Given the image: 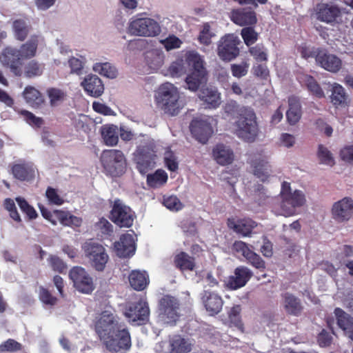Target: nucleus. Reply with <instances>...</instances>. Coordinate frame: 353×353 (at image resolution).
<instances>
[{
  "label": "nucleus",
  "mask_w": 353,
  "mask_h": 353,
  "mask_svg": "<svg viewBox=\"0 0 353 353\" xmlns=\"http://www.w3.org/2000/svg\"><path fill=\"white\" fill-rule=\"evenodd\" d=\"M94 327L100 342L108 350L117 352L130 347V333L120 323L113 309L108 308L99 314Z\"/></svg>",
  "instance_id": "obj_1"
},
{
  "label": "nucleus",
  "mask_w": 353,
  "mask_h": 353,
  "mask_svg": "<svg viewBox=\"0 0 353 353\" xmlns=\"http://www.w3.org/2000/svg\"><path fill=\"white\" fill-rule=\"evenodd\" d=\"M42 41L43 39L40 35H32L19 50L11 47L6 48L0 56V60L16 75H21L23 61L31 59L36 55L37 47Z\"/></svg>",
  "instance_id": "obj_2"
},
{
  "label": "nucleus",
  "mask_w": 353,
  "mask_h": 353,
  "mask_svg": "<svg viewBox=\"0 0 353 353\" xmlns=\"http://www.w3.org/2000/svg\"><path fill=\"white\" fill-rule=\"evenodd\" d=\"M280 203L274 207L276 215L291 216L296 214V208L303 206L306 202L304 192L300 190L293 189L286 181L282 183L280 192Z\"/></svg>",
  "instance_id": "obj_3"
},
{
  "label": "nucleus",
  "mask_w": 353,
  "mask_h": 353,
  "mask_svg": "<svg viewBox=\"0 0 353 353\" xmlns=\"http://www.w3.org/2000/svg\"><path fill=\"white\" fill-rule=\"evenodd\" d=\"M154 102L158 108L172 116L177 114L182 108L178 88L169 82L161 84L155 91Z\"/></svg>",
  "instance_id": "obj_4"
},
{
  "label": "nucleus",
  "mask_w": 353,
  "mask_h": 353,
  "mask_svg": "<svg viewBox=\"0 0 353 353\" xmlns=\"http://www.w3.org/2000/svg\"><path fill=\"white\" fill-rule=\"evenodd\" d=\"M127 30L129 34L134 37H155L161 34L162 29L157 19L140 13L129 19Z\"/></svg>",
  "instance_id": "obj_5"
},
{
  "label": "nucleus",
  "mask_w": 353,
  "mask_h": 353,
  "mask_svg": "<svg viewBox=\"0 0 353 353\" xmlns=\"http://www.w3.org/2000/svg\"><path fill=\"white\" fill-rule=\"evenodd\" d=\"M241 112V117L234 125V132L239 139L253 142L259 133L255 114L251 109H243Z\"/></svg>",
  "instance_id": "obj_6"
},
{
  "label": "nucleus",
  "mask_w": 353,
  "mask_h": 353,
  "mask_svg": "<svg viewBox=\"0 0 353 353\" xmlns=\"http://www.w3.org/2000/svg\"><path fill=\"white\" fill-rule=\"evenodd\" d=\"M187 61L193 71L185 78L186 88L195 92L201 84L206 82V71L203 67V61L198 53L190 52L187 56Z\"/></svg>",
  "instance_id": "obj_7"
},
{
  "label": "nucleus",
  "mask_w": 353,
  "mask_h": 353,
  "mask_svg": "<svg viewBox=\"0 0 353 353\" xmlns=\"http://www.w3.org/2000/svg\"><path fill=\"white\" fill-rule=\"evenodd\" d=\"M82 249L90 267L99 272L103 271L109 260L105 248L97 242L90 241L83 245Z\"/></svg>",
  "instance_id": "obj_8"
},
{
  "label": "nucleus",
  "mask_w": 353,
  "mask_h": 353,
  "mask_svg": "<svg viewBox=\"0 0 353 353\" xmlns=\"http://www.w3.org/2000/svg\"><path fill=\"white\" fill-rule=\"evenodd\" d=\"M101 162L105 170L112 176L123 173L126 162L123 153L117 150H108L101 154Z\"/></svg>",
  "instance_id": "obj_9"
},
{
  "label": "nucleus",
  "mask_w": 353,
  "mask_h": 353,
  "mask_svg": "<svg viewBox=\"0 0 353 353\" xmlns=\"http://www.w3.org/2000/svg\"><path fill=\"white\" fill-rule=\"evenodd\" d=\"M343 10L333 3H318L314 9V17L324 23L335 25L342 23Z\"/></svg>",
  "instance_id": "obj_10"
},
{
  "label": "nucleus",
  "mask_w": 353,
  "mask_h": 353,
  "mask_svg": "<svg viewBox=\"0 0 353 353\" xmlns=\"http://www.w3.org/2000/svg\"><path fill=\"white\" fill-rule=\"evenodd\" d=\"M192 343L188 339L180 335H174L168 341H164L156 345V350L161 353H188L192 350Z\"/></svg>",
  "instance_id": "obj_11"
},
{
  "label": "nucleus",
  "mask_w": 353,
  "mask_h": 353,
  "mask_svg": "<svg viewBox=\"0 0 353 353\" xmlns=\"http://www.w3.org/2000/svg\"><path fill=\"white\" fill-rule=\"evenodd\" d=\"M239 38L234 34H228L221 37L218 43L217 54L223 61H230L239 54Z\"/></svg>",
  "instance_id": "obj_12"
},
{
  "label": "nucleus",
  "mask_w": 353,
  "mask_h": 353,
  "mask_svg": "<svg viewBox=\"0 0 353 353\" xmlns=\"http://www.w3.org/2000/svg\"><path fill=\"white\" fill-rule=\"evenodd\" d=\"M149 314L148 303L143 299L130 303L124 312V315L129 323L134 325H141L147 322Z\"/></svg>",
  "instance_id": "obj_13"
},
{
  "label": "nucleus",
  "mask_w": 353,
  "mask_h": 353,
  "mask_svg": "<svg viewBox=\"0 0 353 353\" xmlns=\"http://www.w3.org/2000/svg\"><path fill=\"white\" fill-rule=\"evenodd\" d=\"M214 123V119L208 116L196 118L190 124L191 132L200 143H205L213 132Z\"/></svg>",
  "instance_id": "obj_14"
},
{
  "label": "nucleus",
  "mask_w": 353,
  "mask_h": 353,
  "mask_svg": "<svg viewBox=\"0 0 353 353\" xmlns=\"http://www.w3.org/2000/svg\"><path fill=\"white\" fill-rule=\"evenodd\" d=\"M70 280L73 286L80 292L89 294L94 290L92 278L82 267L76 266L69 272Z\"/></svg>",
  "instance_id": "obj_15"
},
{
  "label": "nucleus",
  "mask_w": 353,
  "mask_h": 353,
  "mask_svg": "<svg viewBox=\"0 0 353 353\" xmlns=\"http://www.w3.org/2000/svg\"><path fill=\"white\" fill-rule=\"evenodd\" d=\"M179 303L176 299L170 296H165L159 302V320L164 323H175L179 317Z\"/></svg>",
  "instance_id": "obj_16"
},
{
  "label": "nucleus",
  "mask_w": 353,
  "mask_h": 353,
  "mask_svg": "<svg viewBox=\"0 0 353 353\" xmlns=\"http://www.w3.org/2000/svg\"><path fill=\"white\" fill-rule=\"evenodd\" d=\"M112 220L120 227L130 228L134 219V213L119 201H115L111 211Z\"/></svg>",
  "instance_id": "obj_17"
},
{
  "label": "nucleus",
  "mask_w": 353,
  "mask_h": 353,
  "mask_svg": "<svg viewBox=\"0 0 353 353\" xmlns=\"http://www.w3.org/2000/svg\"><path fill=\"white\" fill-rule=\"evenodd\" d=\"M136 236L133 232L125 233L120 236L119 241L113 244V252L120 258L132 256L136 250Z\"/></svg>",
  "instance_id": "obj_18"
},
{
  "label": "nucleus",
  "mask_w": 353,
  "mask_h": 353,
  "mask_svg": "<svg viewBox=\"0 0 353 353\" xmlns=\"http://www.w3.org/2000/svg\"><path fill=\"white\" fill-rule=\"evenodd\" d=\"M332 215L339 222L349 221L353 216V200L350 197H344L334 203L332 207Z\"/></svg>",
  "instance_id": "obj_19"
},
{
  "label": "nucleus",
  "mask_w": 353,
  "mask_h": 353,
  "mask_svg": "<svg viewBox=\"0 0 353 353\" xmlns=\"http://www.w3.org/2000/svg\"><path fill=\"white\" fill-rule=\"evenodd\" d=\"M252 276V272L246 267L241 266L234 270L233 275L225 281V286L232 290H236L246 285Z\"/></svg>",
  "instance_id": "obj_20"
},
{
  "label": "nucleus",
  "mask_w": 353,
  "mask_h": 353,
  "mask_svg": "<svg viewBox=\"0 0 353 353\" xmlns=\"http://www.w3.org/2000/svg\"><path fill=\"white\" fill-rule=\"evenodd\" d=\"M190 52L179 54L167 67L161 69V74L167 77H181L186 72V65H188L187 56Z\"/></svg>",
  "instance_id": "obj_21"
},
{
  "label": "nucleus",
  "mask_w": 353,
  "mask_h": 353,
  "mask_svg": "<svg viewBox=\"0 0 353 353\" xmlns=\"http://www.w3.org/2000/svg\"><path fill=\"white\" fill-rule=\"evenodd\" d=\"M14 177L21 181H31L35 176L37 170L32 162L20 161L11 168Z\"/></svg>",
  "instance_id": "obj_22"
},
{
  "label": "nucleus",
  "mask_w": 353,
  "mask_h": 353,
  "mask_svg": "<svg viewBox=\"0 0 353 353\" xmlns=\"http://www.w3.org/2000/svg\"><path fill=\"white\" fill-rule=\"evenodd\" d=\"M315 59L317 64L330 72H339L342 66V61L337 56L323 50L317 53Z\"/></svg>",
  "instance_id": "obj_23"
},
{
  "label": "nucleus",
  "mask_w": 353,
  "mask_h": 353,
  "mask_svg": "<svg viewBox=\"0 0 353 353\" xmlns=\"http://www.w3.org/2000/svg\"><path fill=\"white\" fill-rule=\"evenodd\" d=\"M80 85L85 92L93 97H99L104 92V86L101 79L93 74L85 76L81 81Z\"/></svg>",
  "instance_id": "obj_24"
},
{
  "label": "nucleus",
  "mask_w": 353,
  "mask_h": 353,
  "mask_svg": "<svg viewBox=\"0 0 353 353\" xmlns=\"http://www.w3.org/2000/svg\"><path fill=\"white\" fill-rule=\"evenodd\" d=\"M199 98L206 108L216 109L221 103V94L218 89L213 86L202 88L199 93Z\"/></svg>",
  "instance_id": "obj_25"
},
{
  "label": "nucleus",
  "mask_w": 353,
  "mask_h": 353,
  "mask_svg": "<svg viewBox=\"0 0 353 353\" xmlns=\"http://www.w3.org/2000/svg\"><path fill=\"white\" fill-rule=\"evenodd\" d=\"M230 19L235 24L240 26L253 25L257 21L254 12L250 8L233 10L230 14Z\"/></svg>",
  "instance_id": "obj_26"
},
{
  "label": "nucleus",
  "mask_w": 353,
  "mask_h": 353,
  "mask_svg": "<svg viewBox=\"0 0 353 353\" xmlns=\"http://www.w3.org/2000/svg\"><path fill=\"white\" fill-rule=\"evenodd\" d=\"M201 300L206 311L210 315L219 313L222 309L223 301L222 298L216 293L205 291Z\"/></svg>",
  "instance_id": "obj_27"
},
{
  "label": "nucleus",
  "mask_w": 353,
  "mask_h": 353,
  "mask_svg": "<svg viewBox=\"0 0 353 353\" xmlns=\"http://www.w3.org/2000/svg\"><path fill=\"white\" fill-rule=\"evenodd\" d=\"M330 94V101L336 107H345L349 103V97L345 92V88L338 83H329Z\"/></svg>",
  "instance_id": "obj_28"
},
{
  "label": "nucleus",
  "mask_w": 353,
  "mask_h": 353,
  "mask_svg": "<svg viewBox=\"0 0 353 353\" xmlns=\"http://www.w3.org/2000/svg\"><path fill=\"white\" fill-rule=\"evenodd\" d=\"M254 175L261 181L268 180L271 174V168L267 157H256L252 162Z\"/></svg>",
  "instance_id": "obj_29"
},
{
  "label": "nucleus",
  "mask_w": 353,
  "mask_h": 353,
  "mask_svg": "<svg viewBox=\"0 0 353 353\" xmlns=\"http://www.w3.org/2000/svg\"><path fill=\"white\" fill-rule=\"evenodd\" d=\"M212 157L221 165L231 164L234 159L232 150L224 144H218L212 150Z\"/></svg>",
  "instance_id": "obj_30"
},
{
  "label": "nucleus",
  "mask_w": 353,
  "mask_h": 353,
  "mask_svg": "<svg viewBox=\"0 0 353 353\" xmlns=\"http://www.w3.org/2000/svg\"><path fill=\"white\" fill-rule=\"evenodd\" d=\"M165 53L161 48H153L145 56L148 66L154 71L161 70L165 61Z\"/></svg>",
  "instance_id": "obj_31"
},
{
  "label": "nucleus",
  "mask_w": 353,
  "mask_h": 353,
  "mask_svg": "<svg viewBox=\"0 0 353 353\" xmlns=\"http://www.w3.org/2000/svg\"><path fill=\"white\" fill-rule=\"evenodd\" d=\"M334 314L339 327L348 338L353 341V317L340 308H336Z\"/></svg>",
  "instance_id": "obj_32"
},
{
  "label": "nucleus",
  "mask_w": 353,
  "mask_h": 353,
  "mask_svg": "<svg viewBox=\"0 0 353 353\" xmlns=\"http://www.w3.org/2000/svg\"><path fill=\"white\" fill-rule=\"evenodd\" d=\"M228 227L235 232L244 236H248L253 228L256 226L254 221L249 219H230L228 221Z\"/></svg>",
  "instance_id": "obj_33"
},
{
  "label": "nucleus",
  "mask_w": 353,
  "mask_h": 353,
  "mask_svg": "<svg viewBox=\"0 0 353 353\" xmlns=\"http://www.w3.org/2000/svg\"><path fill=\"white\" fill-rule=\"evenodd\" d=\"M101 135L105 144L114 146L119 142V127L114 124H105L100 129Z\"/></svg>",
  "instance_id": "obj_34"
},
{
  "label": "nucleus",
  "mask_w": 353,
  "mask_h": 353,
  "mask_svg": "<svg viewBox=\"0 0 353 353\" xmlns=\"http://www.w3.org/2000/svg\"><path fill=\"white\" fill-rule=\"evenodd\" d=\"M128 279L131 287L137 291L144 290L149 283V276L145 271L132 270Z\"/></svg>",
  "instance_id": "obj_35"
},
{
  "label": "nucleus",
  "mask_w": 353,
  "mask_h": 353,
  "mask_svg": "<svg viewBox=\"0 0 353 353\" xmlns=\"http://www.w3.org/2000/svg\"><path fill=\"white\" fill-rule=\"evenodd\" d=\"M298 80L302 85L306 86L308 90L316 97L323 98L325 97L323 90L312 77L305 74H301L298 77Z\"/></svg>",
  "instance_id": "obj_36"
},
{
  "label": "nucleus",
  "mask_w": 353,
  "mask_h": 353,
  "mask_svg": "<svg viewBox=\"0 0 353 353\" xmlns=\"http://www.w3.org/2000/svg\"><path fill=\"white\" fill-rule=\"evenodd\" d=\"M288 105L289 108L286 112V117L288 121L291 125H294L301 119V105L296 98L292 97L288 99Z\"/></svg>",
  "instance_id": "obj_37"
},
{
  "label": "nucleus",
  "mask_w": 353,
  "mask_h": 353,
  "mask_svg": "<svg viewBox=\"0 0 353 353\" xmlns=\"http://www.w3.org/2000/svg\"><path fill=\"white\" fill-rule=\"evenodd\" d=\"M92 69L93 72L108 79H115L118 75L116 68L109 62H96L93 64Z\"/></svg>",
  "instance_id": "obj_38"
},
{
  "label": "nucleus",
  "mask_w": 353,
  "mask_h": 353,
  "mask_svg": "<svg viewBox=\"0 0 353 353\" xmlns=\"http://www.w3.org/2000/svg\"><path fill=\"white\" fill-rule=\"evenodd\" d=\"M23 97L27 103L32 107H39L44 100L40 92L34 87H26L23 91Z\"/></svg>",
  "instance_id": "obj_39"
},
{
  "label": "nucleus",
  "mask_w": 353,
  "mask_h": 353,
  "mask_svg": "<svg viewBox=\"0 0 353 353\" xmlns=\"http://www.w3.org/2000/svg\"><path fill=\"white\" fill-rule=\"evenodd\" d=\"M174 264L181 271H192L196 267L194 259L183 252L175 256Z\"/></svg>",
  "instance_id": "obj_40"
},
{
  "label": "nucleus",
  "mask_w": 353,
  "mask_h": 353,
  "mask_svg": "<svg viewBox=\"0 0 353 353\" xmlns=\"http://www.w3.org/2000/svg\"><path fill=\"white\" fill-rule=\"evenodd\" d=\"M319 163L328 167L335 165V158L332 152L325 145H319L316 152Z\"/></svg>",
  "instance_id": "obj_41"
},
{
  "label": "nucleus",
  "mask_w": 353,
  "mask_h": 353,
  "mask_svg": "<svg viewBox=\"0 0 353 353\" xmlns=\"http://www.w3.org/2000/svg\"><path fill=\"white\" fill-rule=\"evenodd\" d=\"M283 306L288 313L294 315H298L302 310L299 300L288 293L283 295Z\"/></svg>",
  "instance_id": "obj_42"
},
{
  "label": "nucleus",
  "mask_w": 353,
  "mask_h": 353,
  "mask_svg": "<svg viewBox=\"0 0 353 353\" xmlns=\"http://www.w3.org/2000/svg\"><path fill=\"white\" fill-rule=\"evenodd\" d=\"M137 168L141 174H145L154 165V160L148 155H142L139 152L135 154Z\"/></svg>",
  "instance_id": "obj_43"
},
{
  "label": "nucleus",
  "mask_w": 353,
  "mask_h": 353,
  "mask_svg": "<svg viewBox=\"0 0 353 353\" xmlns=\"http://www.w3.org/2000/svg\"><path fill=\"white\" fill-rule=\"evenodd\" d=\"M12 32L17 40L23 41L29 32L27 22L23 19L14 20L12 23Z\"/></svg>",
  "instance_id": "obj_44"
},
{
  "label": "nucleus",
  "mask_w": 353,
  "mask_h": 353,
  "mask_svg": "<svg viewBox=\"0 0 353 353\" xmlns=\"http://www.w3.org/2000/svg\"><path fill=\"white\" fill-rule=\"evenodd\" d=\"M167 180L168 174L162 170H158L154 174L147 176L148 185L153 188H157L165 184Z\"/></svg>",
  "instance_id": "obj_45"
},
{
  "label": "nucleus",
  "mask_w": 353,
  "mask_h": 353,
  "mask_svg": "<svg viewBox=\"0 0 353 353\" xmlns=\"http://www.w3.org/2000/svg\"><path fill=\"white\" fill-rule=\"evenodd\" d=\"M86 63V59L83 56L70 57L68 60V64L70 68V72L80 75Z\"/></svg>",
  "instance_id": "obj_46"
},
{
  "label": "nucleus",
  "mask_w": 353,
  "mask_h": 353,
  "mask_svg": "<svg viewBox=\"0 0 353 353\" xmlns=\"http://www.w3.org/2000/svg\"><path fill=\"white\" fill-rule=\"evenodd\" d=\"M94 230L102 238H107L112 235L113 226L107 219L101 218L95 223Z\"/></svg>",
  "instance_id": "obj_47"
},
{
  "label": "nucleus",
  "mask_w": 353,
  "mask_h": 353,
  "mask_svg": "<svg viewBox=\"0 0 353 353\" xmlns=\"http://www.w3.org/2000/svg\"><path fill=\"white\" fill-rule=\"evenodd\" d=\"M159 43L163 46L165 50L168 52L179 48L183 41L176 36L169 34L166 38L161 39Z\"/></svg>",
  "instance_id": "obj_48"
},
{
  "label": "nucleus",
  "mask_w": 353,
  "mask_h": 353,
  "mask_svg": "<svg viewBox=\"0 0 353 353\" xmlns=\"http://www.w3.org/2000/svg\"><path fill=\"white\" fill-rule=\"evenodd\" d=\"M46 196L48 203L52 205H61L65 201L63 195L54 188H48L46 192Z\"/></svg>",
  "instance_id": "obj_49"
},
{
  "label": "nucleus",
  "mask_w": 353,
  "mask_h": 353,
  "mask_svg": "<svg viewBox=\"0 0 353 353\" xmlns=\"http://www.w3.org/2000/svg\"><path fill=\"white\" fill-rule=\"evenodd\" d=\"M16 201L20 209L30 219H34L37 217V213L32 206L21 197H17Z\"/></svg>",
  "instance_id": "obj_50"
},
{
  "label": "nucleus",
  "mask_w": 353,
  "mask_h": 353,
  "mask_svg": "<svg viewBox=\"0 0 353 353\" xmlns=\"http://www.w3.org/2000/svg\"><path fill=\"white\" fill-rule=\"evenodd\" d=\"M241 35L247 46L254 43L258 39V33L250 27L243 28Z\"/></svg>",
  "instance_id": "obj_51"
},
{
  "label": "nucleus",
  "mask_w": 353,
  "mask_h": 353,
  "mask_svg": "<svg viewBox=\"0 0 353 353\" xmlns=\"http://www.w3.org/2000/svg\"><path fill=\"white\" fill-rule=\"evenodd\" d=\"M163 203L165 207L173 212L181 210L183 207L182 203L175 196L164 197Z\"/></svg>",
  "instance_id": "obj_52"
},
{
  "label": "nucleus",
  "mask_w": 353,
  "mask_h": 353,
  "mask_svg": "<svg viewBox=\"0 0 353 353\" xmlns=\"http://www.w3.org/2000/svg\"><path fill=\"white\" fill-rule=\"evenodd\" d=\"M43 72V66L35 61L29 62L25 67V74L28 77L39 76Z\"/></svg>",
  "instance_id": "obj_53"
},
{
  "label": "nucleus",
  "mask_w": 353,
  "mask_h": 353,
  "mask_svg": "<svg viewBox=\"0 0 353 353\" xmlns=\"http://www.w3.org/2000/svg\"><path fill=\"white\" fill-rule=\"evenodd\" d=\"M21 114L23 119L33 128H39L43 123L41 118L34 116L32 113L27 110L21 111Z\"/></svg>",
  "instance_id": "obj_54"
},
{
  "label": "nucleus",
  "mask_w": 353,
  "mask_h": 353,
  "mask_svg": "<svg viewBox=\"0 0 353 353\" xmlns=\"http://www.w3.org/2000/svg\"><path fill=\"white\" fill-rule=\"evenodd\" d=\"M50 104L52 106L59 105L65 99V94L63 91L56 88L50 89L48 91Z\"/></svg>",
  "instance_id": "obj_55"
},
{
  "label": "nucleus",
  "mask_w": 353,
  "mask_h": 353,
  "mask_svg": "<svg viewBox=\"0 0 353 353\" xmlns=\"http://www.w3.org/2000/svg\"><path fill=\"white\" fill-rule=\"evenodd\" d=\"M5 209L9 212L10 216L15 221L20 222L21 217L17 212L15 203L12 199H6L3 203Z\"/></svg>",
  "instance_id": "obj_56"
},
{
  "label": "nucleus",
  "mask_w": 353,
  "mask_h": 353,
  "mask_svg": "<svg viewBox=\"0 0 353 353\" xmlns=\"http://www.w3.org/2000/svg\"><path fill=\"white\" fill-rule=\"evenodd\" d=\"M240 312L241 307L239 305L234 306L229 312V319L230 322L233 323L235 327L241 331H243V324L239 316Z\"/></svg>",
  "instance_id": "obj_57"
},
{
  "label": "nucleus",
  "mask_w": 353,
  "mask_h": 353,
  "mask_svg": "<svg viewBox=\"0 0 353 353\" xmlns=\"http://www.w3.org/2000/svg\"><path fill=\"white\" fill-rule=\"evenodd\" d=\"M233 250L236 253L241 254L246 259H248L253 252L248 245L241 241H235L234 243Z\"/></svg>",
  "instance_id": "obj_58"
},
{
  "label": "nucleus",
  "mask_w": 353,
  "mask_h": 353,
  "mask_svg": "<svg viewBox=\"0 0 353 353\" xmlns=\"http://www.w3.org/2000/svg\"><path fill=\"white\" fill-rule=\"evenodd\" d=\"M92 107L94 111L104 116H116L115 112L102 102L94 101Z\"/></svg>",
  "instance_id": "obj_59"
},
{
  "label": "nucleus",
  "mask_w": 353,
  "mask_h": 353,
  "mask_svg": "<svg viewBox=\"0 0 353 353\" xmlns=\"http://www.w3.org/2000/svg\"><path fill=\"white\" fill-rule=\"evenodd\" d=\"M340 159L346 163H353V145H345L339 151Z\"/></svg>",
  "instance_id": "obj_60"
},
{
  "label": "nucleus",
  "mask_w": 353,
  "mask_h": 353,
  "mask_svg": "<svg viewBox=\"0 0 353 353\" xmlns=\"http://www.w3.org/2000/svg\"><path fill=\"white\" fill-rule=\"evenodd\" d=\"M39 297L43 303L50 306L54 305L57 302V299L52 296L49 291L43 287H39Z\"/></svg>",
  "instance_id": "obj_61"
},
{
  "label": "nucleus",
  "mask_w": 353,
  "mask_h": 353,
  "mask_svg": "<svg viewBox=\"0 0 353 353\" xmlns=\"http://www.w3.org/2000/svg\"><path fill=\"white\" fill-rule=\"evenodd\" d=\"M249 64L243 62L241 64H233L231 65L232 74L234 77L240 78L247 74Z\"/></svg>",
  "instance_id": "obj_62"
},
{
  "label": "nucleus",
  "mask_w": 353,
  "mask_h": 353,
  "mask_svg": "<svg viewBox=\"0 0 353 353\" xmlns=\"http://www.w3.org/2000/svg\"><path fill=\"white\" fill-rule=\"evenodd\" d=\"M250 52L257 61H265L268 59L267 53L261 46L257 45L250 48Z\"/></svg>",
  "instance_id": "obj_63"
},
{
  "label": "nucleus",
  "mask_w": 353,
  "mask_h": 353,
  "mask_svg": "<svg viewBox=\"0 0 353 353\" xmlns=\"http://www.w3.org/2000/svg\"><path fill=\"white\" fill-rule=\"evenodd\" d=\"M214 34L211 31L208 24H205L199 35V41L201 43L209 45L211 43V39Z\"/></svg>",
  "instance_id": "obj_64"
}]
</instances>
